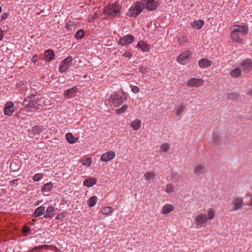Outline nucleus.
<instances>
[{
	"instance_id": "f257e3e1",
	"label": "nucleus",
	"mask_w": 252,
	"mask_h": 252,
	"mask_svg": "<svg viewBox=\"0 0 252 252\" xmlns=\"http://www.w3.org/2000/svg\"><path fill=\"white\" fill-rule=\"evenodd\" d=\"M121 9V7L119 4H109L104 8L103 14L110 19L119 17L120 15Z\"/></svg>"
},
{
	"instance_id": "f03ea898",
	"label": "nucleus",
	"mask_w": 252,
	"mask_h": 252,
	"mask_svg": "<svg viewBox=\"0 0 252 252\" xmlns=\"http://www.w3.org/2000/svg\"><path fill=\"white\" fill-rule=\"evenodd\" d=\"M214 210L210 208L208 215L201 213L196 216L195 223L197 225L202 226L205 225L209 220H213L214 218Z\"/></svg>"
},
{
	"instance_id": "7ed1b4c3",
	"label": "nucleus",
	"mask_w": 252,
	"mask_h": 252,
	"mask_svg": "<svg viewBox=\"0 0 252 252\" xmlns=\"http://www.w3.org/2000/svg\"><path fill=\"white\" fill-rule=\"evenodd\" d=\"M144 8V4H143V3L140 1H136L129 9L127 12V15L135 18L139 15Z\"/></svg>"
},
{
	"instance_id": "20e7f679",
	"label": "nucleus",
	"mask_w": 252,
	"mask_h": 252,
	"mask_svg": "<svg viewBox=\"0 0 252 252\" xmlns=\"http://www.w3.org/2000/svg\"><path fill=\"white\" fill-rule=\"evenodd\" d=\"M124 98L118 93L113 92L110 95L108 102L111 105L114 107H118L123 103Z\"/></svg>"
},
{
	"instance_id": "39448f33",
	"label": "nucleus",
	"mask_w": 252,
	"mask_h": 252,
	"mask_svg": "<svg viewBox=\"0 0 252 252\" xmlns=\"http://www.w3.org/2000/svg\"><path fill=\"white\" fill-rule=\"evenodd\" d=\"M143 4H144L145 8L148 11H154L157 9L159 5L158 1L155 0H141Z\"/></svg>"
},
{
	"instance_id": "423d86ee",
	"label": "nucleus",
	"mask_w": 252,
	"mask_h": 252,
	"mask_svg": "<svg viewBox=\"0 0 252 252\" xmlns=\"http://www.w3.org/2000/svg\"><path fill=\"white\" fill-rule=\"evenodd\" d=\"M134 40V37L131 34H127L121 37L119 41H118V44L122 46H126L133 42Z\"/></svg>"
},
{
	"instance_id": "0eeeda50",
	"label": "nucleus",
	"mask_w": 252,
	"mask_h": 252,
	"mask_svg": "<svg viewBox=\"0 0 252 252\" xmlns=\"http://www.w3.org/2000/svg\"><path fill=\"white\" fill-rule=\"evenodd\" d=\"M204 80L201 78H192L187 82V85L189 87H199L204 84Z\"/></svg>"
},
{
	"instance_id": "6e6552de",
	"label": "nucleus",
	"mask_w": 252,
	"mask_h": 252,
	"mask_svg": "<svg viewBox=\"0 0 252 252\" xmlns=\"http://www.w3.org/2000/svg\"><path fill=\"white\" fill-rule=\"evenodd\" d=\"M242 70L245 72H250L252 70V60L250 59H246L241 63Z\"/></svg>"
},
{
	"instance_id": "1a4fd4ad",
	"label": "nucleus",
	"mask_w": 252,
	"mask_h": 252,
	"mask_svg": "<svg viewBox=\"0 0 252 252\" xmlns=\"http://www.w3.org/2000/svg\"><path fill=\"white\" fill-rule=\"evenodd\" d=\"M233 29L232 31L236 33H240L243 35H246L248 32V27L247 26H241L239 25H234Z\"/></svg>"
},
{
	"instance_id": "9d476101",
	"label": "nucleus",
	"mask_w": 252,
	"mask_h": 252,
	"mask_svg": "<svg viewBox=\"0 0 252 252\" xmlns=\"http://www.w3.org/2000/svg\"><path fill=\"white\" fill-rule=\"evenodd\" d=\"M115 156L116 154L114 151L107 152L101 155L100 160L103 162H107L113 159Z\"/></svg>"
},
{
	"instance_id": "9b49d317",
	"label": "nucleus",
	"mask_w": 252,
	"mask_h": 252,
	"mask_svg": "<svg viewBox=\"0 0 252 252\" xmlns=\"http://www.w3.org/2000/svg\"><path fill=\"white\" fill-rule=\"evenodd\" d=\"M232 204L234 205L232 211L239 210L244 205L243 204V199L240 197L234 198L232 201Z\"/></svg>"
},
{
	"instance_id": "f8f14e48",
	"label": "nucleus",
	"mask_w": 252,
	"mask_h": 252,
	"mask_svg": "<svg viewBox=\"0 0 252 252\" xmlns=\"http://www.w3.org/2000/svg\"><path fill=\"white\" fill-rule=\"evenodd\" d=\"M206 172V169L204 166L200 164H196L193 170V173L197 176L203 175Z\"/></svg>"
},
{
	"instance_id": "ddd939ff",
	"label": "nucleus",
	"mask_w": 252,
	"mask_h": 252,
	"mask_svg": "<svg viewBox=\"0 0 252 252\" xmlns=\"http://www.w3.org/2000/svg\"><path fill=\"white\" fill-rule=\"evenodd\" d=\"M189 55V52L188 51H185L178 57L177 60L182 64H186Z\"/></svg>"
},
{
	"instance_id": "4468645a",
	"label": "nucleus",
	"mask_w": 252,
	"mask_h": 252,
	"mask_svg": "<svg viewBox=\"0 0 252 252\" xmlns=\"http://www.w3.org/2000/svg\"><path fill=\"white\" fill-rule=\"evenodd\" d=\"M137 47L139 48L143 52H146L150 51L151 46L149 44L145 43L143 41L141 40L138 42Z\"/></svg>"
},
{
	"instance_id": "2eb2a0df",
	"label": "nucleus",
	"mask_w": 252,
	"mask_h": 252,
	"mask_svg": "<svg viewBox=\"0 0 252 252\" xmlns=\"http://www.w3.org/2000/svg\"><path fill=\"white\" fill-rule=\"evenodd\" d=\"M65 29L67 34L70 35L73 33L76 29L75 25L74 22L70 21L69 23H67Z\"/></svg>"
},
{
	"instance_id": "dca6fc26",
	"label": "nucleus",
	"mask_w": 252,
	"mask_h": 252,
	"mask_svg": "<svg viewBox=\"0 0 252 252\" xmlns=\"http://www.w3.org/2000/svg\"><path fill=\"white\" fill-rule=\"evenodd\" d=\"M55 54L52 50L48 49L44 53V60L46 62H50L54 59Z\"/></svg>"
},
{
	"instance_id": "f3484780",
	"label": "nucleus",
	"mask_w": 252,
	"mask_h": 252,
	"mask_svg": "<svg viewBox=\"0 0 252 252\" xmlns=\"http://www.w3.org/2000/svg\"><path fill=\"white\" fill-rule=\"evenodd\" d=\"M14 103L11 102L6 104L5 107L4 109V113L6 115H10L14 112Z\"/></svg>"
},
{
	"instance_id": "a211bd4d",
	"label": "nucleus",
	"mask_w": 252,
	"mask_h": 252,
	"mask_svg": "<svg viewBox=\"0 0 252 252\" xmlns=\"http://www.w3.org/2000/svg\"><path fill=\"white\" fill-rule=\"evenodd\" d=\"M42 126H34L31 130H29V132L31 134H32L33 136L39 135L42 132Z\"/></svg>"
},
{
	"instance_id": "6ab92c4d",
	"label": "nucleus",
	"mask_w": 252,
	"mask_h": 252,
	"mask_svg": "<svg viewBox=\"0 0 252 252\" xmlns=\"http://www.w3.org/2000/svg\"><path fill=\"white\" fill-rule=\"evenodd\" d=\"M97 183V180L94 178H90L84 180L83 185L87 187H91Z\"/></svg>"
},
{
	"instance_id": "aec40b11",
	"label": "nucleus",
	"mask_w": 252,
	"mask_h": 252,
	"mask_svg": "<svg viewBox=\"0 0 252 252\" xmlns=\"http://www.w3.org/2000/svg\"><path fill=\"white\" fill-rule=\"evenodd\" d=\"M230 36L231 39L239 43H243V40L242 38L240 37L239 33H236L234 32L231 31L230 33Z\"/></svg>"
},
{
	"instance_id": "412c9836",
	"label": "nucleus",
	"mask_w": 252,
	"mask_h": 252,
	"mask_svg": "<svg viewBox=\"0 0 252 252\" xmlns=\"http://www.w3.org/2000/svg\"><path fill=\"white\" fill-rule=\"evenodd\" d=\"M199 66L201 67L206 68L211 65V61L203 58L201 59L198 62Z\"/></svg>"
},
{
	"instance_id": "4be33fe9",
	"label": "nucleus",
	"mask_w": 252,
	"mask_h": 252,
	"mask_svg": "<svg viewBox=\"0 0 252 252\" xmlns=\"http://www.w3.org/2000/svg\"><path fill=\"white\" fill-rule=\"evenodd\" d=\"M77 90V88L76 86L67 89L65 92H64V96H67L68 97H72L74 95V93Z\"/></svg>"
},
{
	"instance_id": "5701e85b",
	"label": "nucleus",
	"mask_w": 252,
	"mask_h": 252,
	"mask_svg": "<svg viewBox=\"0 0 252 252\" xmlns=\"http://www.w3.org/2000/svg\"><path fill=\"white\" fill-rule=\"evenodd\" d=\"M173 210L174 206L172 205L166 204L162 208V213L163 214H166L172 212Z\"/></svg>"
},
{
	"instance_id": "b1692460",
	"label": "nucleus",
	"mask_w": 252,
	"mask_h": 252,
	"mask_svg": "<svg viewBox=\"0 0 252 252\" xmlns=\"http://www.w3.org/2000/svg\"><path fill=\"white\" fill-rule=\"evenodd\" d=\"M204 25V21L202 20H195L191 23V25L192 27L195 29H200Z\"/></svg>"
},
{
	"instance_id": "393cba45",
	"label": "nucleus",
	"mask_w": 252,
	"mask_h": 252,
	"mask_svg": "<svg viewBox=\"0 0 252 252\" xmlns=\"http://www.w3.org/2000/svg\"><path fill=\"white\" fill-rule=\"evenodd\" d=\"M72 62L73 59L71 56H68L64 59V68L66 67L67 69L72 66L73 65Z\"/></svg>"
},
{
	"instance_id": "a878e982",
	"label": "nucleus",
	"mask_w": 252,
	"mask_h": 252,
	"mask_svg": "<svg viewBox=\"0 0 252 252\" xmlns=\"http://www.w3.org/2000/svg\"><path fill=\"white\" fill-rule=\"evenodd\" d=\"M65 138L67 142L70 144H74L78 140V138L74 137L71 133H67L65 135Z\"/></svg>"
},
{
	"instance_id": "bb28decb",
	"label": "nucleus",
	"mask_w": 252,
	"mask_h": 252,
	"mask_svg": "<svg viewBox=\"0 0 252 252\" xmlns=\"http://www.w3.org/2000/svg\"><path fill=\"white\" fill-rule=\"evenodd\" d=\"M45 207L43 206H40L38 207L33 213L34 217H37L42 215L45 212Z\"/></svg>"
},
{
	"instance_id": "cd10ccee",
	"label": "nucleus",
	"mask_w": 252,
	"mask_h": 252,
	"mask_svg": "<svg viewBox=\"0 0 252 252\" xmlns=\"http://www.w3.org/2000/svg\"><path fill=\"white\" fill-rule=\"evenodd\" d=\"M242 71L239 68H235L230 71V75L232 77H239Z\"/></svg>"
},
{
	"instance_id": "c85d7f7f",
	"label": "nucleus",
	"mask_w": 252,
	"mask_h": 252,
	"mask_svg": "<svg viewBox=\"0 0 252 252\" xmlns=\"http://www.w3.org/2000/svg\"><path fill=\"white\" fill-rule=\"evenodd\" d=\"M97 201V197L96 196H93L89 199L88 201V204L90 207H93L95 205Z\"/></svg>"
},
{
	"instance_id": "c756f323",
	"label": "nucleus",
	"mask_w": 252,
	"mask_h": 252,
	"mask_svg": "<svg viewBox=\"0 0 252 252\" xmlns=\"http://www.w3.org/2000/svg\"><path fill=\"white\" fill-rule=\"evenodd\" d=\"M141 122L140 120H136L132 122L131 124V126L133 128V130H137L141 127Z\"/></svg>"
},
{
	"instance_id": "7c9ffc66",
	"label": "nucleus",
	"mask_w": 252,
	"mask_h": 252,
	"mask_svg": "<svg viewBox=\"0 0 252 252\" xmlns=\"http://www.w3.org/2000/svg\"><path fill=\"white\" fill-rule=\"evenodd\" d=\"M80 162L83 165L89 167L92 164V160L91 158H88L81 159Z\"/></svg>"
},
{
	"instance_id": "2f4dec72",
	"label": "nucleus",
	"mask_w": 252,
	"mask_h": 252,
	"mask_svg": "<svg viewBox=\"0 0 252 252\" xmlns=\"http://www.w3.org/2000/svg\"><path fill=\"white\" fill-rule=\"evenodd\" d=\"M186 107V104L184 103H182L177 108L176 111V115L177 116H180L183 112L184 111V109H185Z\"/></svg>"
},
{
	"instance_id": "473e14b6",
	"label": "nucleus",
	"mask_w": 252,
	"mask_h": 252,
	"mask_svg": "<svg viewBox=\"0 0 252 252\" xmlns=\"http://www.w3.org/2000/svg\"><path fill=\"white\" fill-rule=\"evenodd\" d=\"M84 31L83 30H78L74 35V37L76 39H82L84 36Z\"/></svg>"
},
{
	"instance_id": "72a5a7b5",
	"label": "nucleus",
	"mask_w": 252,
	"mask_h": 252,
	"mask_svg": "<svg viewBox=\"0 0 252 252\" xmlns=\"http://www.w3.org/2000/svg\"><path fill=\"white\" fill-rule=\"evenodd\" d=\"M144 176L147 181H150L154 179L155 174L154 172H147L144 174Z\"/></svg>"
},
{
	"instance_id": "f704fd0d",
	"label": "nucleus",
	"mask_w": 252,
	"mask_h": 252,
	"mask_svg": "<svg viewBox=\"0 0 252 252\" xmlns=\"http://www.w3.org/2000/svg\"><path fill=\"white\" fill-rule=\"evenodd\" d=\"M52 187V184L51 182L47 183L44 185L41 190L43 191H48L51 190Z\"/></svg>"
},
{
	"instance_id": "c9c22d12",
	"label": "nucleus",
	"mask_w": 252,
	"mask_h": 252,
	"mask_svg": "<svg viewBox=\"0 0 252 252\" xmlns=\"http://www.w3.org/2000/svg\"><path fill=\"white\" fill-rule=\"evenodd\" d=\"M53 211L54 209L52 207L50 206L48 207L46 210V214L44 215V217L46 218L51 217L53 214Z\"/></svg>"
},
{
	"instance_id": "e433bc0d",
	"label": "nucleus",
	"mask_w": 252,
	"mask_h": 252,
	"mask_svg": "<svg viewBox=\"0 0 252 252\" xmlns=\"http://www.w3.org/2000/svg\"><path fill=\"white\" fill-rule=\"evenodd\" d=\"M238 96V94L236 93H231L227 94L226 98L230 99H235Z\"/></svg>"
},
{
	"instance_id": "4c0bfd02",
	"label": "nucleus",
	"mask_w": 252,
	"mask_h": 252,
	"mask_svg": "<svg viewBox=\"0 0 252 252\" xmlns=\"http://www.w3.org/2000/svg\"><path fill=\"white\" fill-rule=\"evenodd\" d=\"M139 72L142 74H146L149 71V68L147 66H141L139 68Z\"/></svg>"
},
{
	"instance_id": "58836bf2",
	"label": "nucleus",
	"mask_w": 252,
	"mask_h": 252,
	"mask_svg": "<svg viewBox=\"0 0 252 252\" xmlns=\"http://www.w3.org/2000/svg\"><path fill=\"white\" fill-rule=\"evenodd\" d=\"M174 189V187L172 184H168L166 186V189H165V191L167 193H171L173 191Z\"/></svg>"
},
{
	"instance_id": "ea45409f",
	"label": "nucleus",
	"mask_w": 252,
	"mask_h": 252,
	"mask_svg": "<svg viewBox=\"0 0 252 252\" xmlns=\"http://www.w3.org/2000/svg\"><path fill=\"white\" fill-rule=\"evenodd\" d=\"M128 106L127 105H123L121 108L120 109H118L116 110V113L117 114H122L124 113L126 110L127 109Z\"/></svg>"
},
{
	"instance_id": "a19ab883",
	"label": "nucleus",
	"mask_w": 252,
	"mask_h": 252,
	"mask_svg": "<svg viewBox=\"0 0 252 252\" xmlns=\"http://www.w3.org/2000/svg\"><path fill=\"white\" fill-rule=\"evenodd\" d=\"M169 145L166 143L162 144L160 146V149L164 152H167L169 150Z\"/></svg>"
},
{
	"instance_id": "79ce46f5",
	"label": "nucleus",
	"mask_w": 252,
	"mask_h": 252,
	"mask_svg": "<svg viewBox=\"0 0 252 252\" xmlns=\"http://www.w3.org/2000/svg\"><path fill=\"white\" fill-rule=\"evenodd\" d=\"M42 177V174L37 173L34 175L33 177V180L34 181L37 182L39 181Z\"/></svg>"
},
{
	"instance_id": "37998d69",
	"label": "nucleus",
	"mask_w": 252,
	"mask_h": 252,
	"mask_svg": "<svg viewBox=\"0 0 252 252\" xmlns=\"http://www.w3.org/2000/svg\"><path fill=\"white\" fill-rule=\"evenodd\" d=\"M111 212V208L110 207H106L102 210V213L103 214L107 215Z\"/></svg>"
},
{
	"instance_id": "c03bdc74",
	"label": "nucleus",
	"mask_w": 252,
	"mask_h": 252,
	"mask_svg": "<svg viewBox=\"0 0 252 252\" xmlns=\"http://www.w3.org/2000/svg\"><path fill=\"white\" fill-rule=\"evenodd\" d=\"M187 41L186 38L184 36H180L178 38V42L179 44L183 45Z\"/></svg>"
},
{
	"instance_id": "a18cd8bd",
	"label": "nucleus",
	"mask_w": 252,
	"mask_h": 252,
	"mask_svg": "<svg viewBox=\"0 0 252 252\" xmlns=\"http://www.w3.org/2000/svg\"><path fill=\"white\" fill-rule=\"evenodd\" d=\"M132 54L131 52L128 51H126L123 54V56L125 57H128L129 58L132 57Z\"/></svg>"
},
{
	"instance_id": "49530a36",
	"label": "nucleus",
	"mask_w": 252,
	"mask_h": 252,
	"mask_svg": "<svg viewBox=\"0 0 252 252\" xmlns=\"http://www.w3.org/2000/svg\"><path fill=\"white\" fill-rule=\"evenodd\" d=\"M132 92L134 94H137L140 92V89L136 86H133L131 89Z\"/></svg>"
},
{
	"instance_id": "de8ad7c7",
	"label": "nucleus",
	"mask_w": 252,
	"mask_h": 252,
	"mask_svg": "<svg viewBox=\"0 0 252 252\" xmlns=\"http://www.w3.org/2000/svg\"><path fill=\"white\" fill-rule=\"evenodd\" d=\"M30 231V228L28 226H24L23 228V232L24 234H27Z\"/></svg>"
},
{
	"instance_id": "09e8293b",
	"label": "nucleus",
	"mask_w": 252,
	"mask_h": 252,
	"mask_svg": "<svg viewBox=\"0 0 252 252\" xmlns=\"http://www.w3.org/2000/svg\"><path fill=\"white\" fill-rule=\"evenodd\" d=\"M8 17V13H4L2 14V15L1 16V19L2 20H4L6 19Z\"/></svg>"
},
{
	"instance_id": "8fccbe9b",
	"label": "nucleus",
	"mask_w": 252,
	"mask_h": 252,
	"mask_svg": "<svg viewBox=\"0 0 252 252\" xmlns=\"http://www.w3.org/2000/svg\"><path fill=\"white\" fill-rule=\"evenodd\" d=\"M19 180V179H15V180H13L12 181H11L10 182V185H12L13 184H16V185H18V183H17V182Z\"/></svg>"
},
{
	"instance_id": "3c124183",
	"label": "nucleus",
	"mask_w": 252,
	"mask_h": 252,
	"mask_svg": "<svg viewBox=\"0 0 252 252\" xmlns=\"http://www.w3.org/2000/svg\"><path fill=\"white\" fill-rule=\"evenodd\" d=\"M37 59H38V57L37 55H35L32 57V62L35 63L37 61Z\"/></svg>"
},
{
	"instance_id": "603ef678",
	"label": "nucleus",
	"mask_w": 252,
	"mask_h": 252,
	"mask_svg": "<svg viewBox=\"0 0 252 252\" xmlns=\"http://www.w3.org/2000/svg\"><path fill=\"white\" fill-rule=\"evenodd\" d=\"M3 36V31L1 29H0V41H1L2 39Z\"/></svg>"
},
{
	"instance_id": "864d4df0",
	"label": "nucleus",
	"mask_w": 252,
	"mask_h": 252,
	"mask_svg": "<svg viewBox=\"0 0 252 252\" xmlns=\"http://www.w3.org/2000/svg\"><path fill=\"white\" fill-rule=\"evenodd\" d=\"M63 217V213H60V214L56 216V219H57V220L60 219L61 218H62Z\"/></svg>"
},
{
	"instance_id": "5fc2aeb1",
	"label": "nucleus",
	"mask_w": 252,
	"mask_h": 252,
	"mask_svg": "<svg viewBox=\"0 0 252 252\" xmlns=\"http://www.w3.org/2000/svg\"><path fill=\"white\" fill-rule=\"evenodd\" d=\"M60 71L61 72H62L63 70V61H62L61 62V64H60Z\"/></svg>"
},
{
	"instance_id": "6e6d98bb",
	"label": "nucleus",
	"mask_w": 252,
	"mask_h": 252,
	"mask_svg": "<svg viewBox=\"0 0 252 252\" xmlns=\"http://www.w3.org/2000/svg\"><path fill=\"white\" fill-rule=\"evenodd\" d=\"M248 206H252V198H251L249 202V203L247 204Z\"/></svg>"
},
{
	"instance_id": "4d7b16f0",
	"label": "nucleus",
	"mask_w": 252,
	"mask_h": 252,
	"mask_svg": "<svg viewBox=\"0 0 252 252\" xmlns=\"http://www.w3.org/2000/svg\"><path fill=\"white\" fill-rule=\"evenodd\" d=\"M248 94L249 95H252V88L248 91Z\"/></svg>"
},
{
	"instance_id": "13d9d810",
	"label": "nucleus",
	"mask_w": 252,
	"mask_h": 252,
	"mask_svg": "<svg viewBox=\"0 0 252 252\" xmlns=\"http://www.w3.org/2000/svg\"><path fill=\"white\" fill-rule=\"evenodd\" d=\"M33 103H32V104H30V106L31 107H33Z\"/></svg>"
},
{
	"instance_id": "bf43d9fd",
	"label": "nucleus",
	"mask_w": 252,
	"mask_h": 252,
	"mask_svg": "<svg viewBox=\"0 0 252 252\" xmlns=\"http://www.w3.org/2000/svg\"><path fill=\"white\" fill-rule=\"evenodd\" d=\"M1 10H2V8L1 7V6H0V13H1Z\"/></svg>"
},
{
	"instance_id": "052dcab7",
	"label": "nucleus",
	"mask_w": 252,
	"mask_h": 252,
	"mask_svg": "<svg viewBox=\"0 0 252 252\" xmlns=\"http://www.w3.org/2000/svg\"><path fill=\"white\" fill-rule=\"evenodd\" d=\"M250 196V194H247V195H246V196H247V197H248V196Z\"/></svg>"
},
{
	"instance_id": "680f3d73",
	"label": "nucleus",
	"mask_w": 252,
	"mask_h": 252,
	"mask_svg": "<svg viewBox=\"0 0 252 252\" xmlns=\"http://www.w3.org/2000/svg\"><path fill=\"white\" fill-rule=\"evenodd\" d=\"M68 38L70 39L71 38V37L69 36Z\"/></svg>"
},
{
	"instance_id": "e2e57ef3",
	"label": "nucleus",
	"mask_w": 252,
	"mask_h": 252,
	"mask_svg": "<svg viewBox=\"0 0 252 252\" xmlns=\"http://www.w3.org/2000/svg\"><path fill=\"white\" fill-rule=\"evenodd\" d=\"M214 142H216V141L215 140H213Z\"/></svg>"
}]
</instances>
